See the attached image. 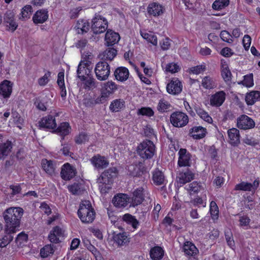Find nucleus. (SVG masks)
I'll return each instance as SVG.
<instances>
[{"mask_svg": "<svg viewBox=\"0 0 260 260\" xmlns=\"http://www.w3.org/2000/svg\"><path fill=\"white\" fill-rule=\"evenodd\" d=\"M147 12L149 15L153 16H158L164 13V9L160 5L156 3L150 4L147 9Z\"/></svg>", "mask_w": 260, "mask_h": 260, "instance_id": "26", "label": "nucleus"}, {"mask_svg": "<svg viewBox=\"0 0 260 260\" xmlns=\"http://www.w3.org/2000/svg\"><path fill=\"white\" fill-rule=\"evenodd\" d=\"M151 258L154 260H159L164 255V250L159 246H155L151 248L150 251Z\"/></svg>", "mask_w": 260, "mask_h": 260, "instance_id": "35", "label": "nucleus"}, {"mask_svg": "<svg viewBox=\"0 0 260 260\" xmlns=\"http://www.w3.org/2000/svg\"><path fill=\"white\" fill-rule=\"evenodd\" d=\"M89 136L85 133H81L75 138V141L77 144H81L88 142Z\"/></svg>", "mask_w": 260, "mask_h": 260, "instance_id": "51", "label": "nucleus"}, {"mask_svg": "<svg viewBox=\"0 0 260 260\" xmlns=\"http://www.w3.org/2000/svg\"><path fill=\"white\" fill-rule=\"evenodd\" d=\"M78 215L81 221L85 223L92 222L95 218V212L89 201H82L78 210Z\"/></svg>", "mask_w": 260, "mask_h": 260, "instance_id": "3", "label": "nucleus"}, {"mask_svg": "<svg viewBox=\"0 0 260 260\" xmlns=\"http://www.w3.org/2000/svg\"><path fill=\"white\" fill-rule=\"evenodd\" d=\"M117 169L112 167L105 170L97 179V183L102 193H106L111 189L113 178L116 176Z\"/></svg>", "mask_w": 260, "mask_h": 260, "instance_id": "2", "label": "nucleus"}, {"mask_svg": "<svg viewBox=\"0 0 260 260\" xmlns=\"http://www.w3.org/2000/svg\"><path fill=\"white\" fill-rule=\"evenodd\" d=\"M42 165L44 170L47 174L52 175L54 173L55 169L52 161L43 159Z\"/></svg>", "mask_w": 260, "mask_h": 260, "instance_id": "41", "label": "nucleus"}, {"mask_svg": "<svg viewBox=\"0 0 260 260\" xmlns=\"http://www.w3.org/2000/svg\"><path fill=\"white\" fill-rule=\"evenodd\" d=\"M105 39L107 46H113L118 42L120 36L118 33L111 30H108L105 35Z\"/></svg>", "mask_w": 260, "mask_h": 260, "instance_id": "20", "label": "nucleus"}, {"mask_svg": "<svg viewBox=\"0 0 260 260\" xmlns=\"http://www.w3.org/2000/svg\"><path fill=\"white\" fill-rule=\"evenodd\" d=\"M69 189L74 194H79L81 191L80 185L78 183H74L69 186Z\"/></svg>", "mask_w": 260, "mask_h": 260, "instance_id": "63", "label": "nucleus"}, {"mask_svg": "<svg viewBox=\"0 0 260 260\" xmlns=\"http://www.w3.org/2000/svg\"><path fill=\"white\" fill-rule=\"evenodd\" d=\"M76 174V170L70 164L66 163L61 167L60 175L64 180H69L73 178Z\"/></svg>", "mask_w": 260, "mask_h": 260, "instance_id": "12", "label": "nucleus"}, {"mask_svg": "<svg viewBox=\"0 0 260 260\" xmlns=\"http://www.w3.org/2000/svg\"><path fill=\"white\" fill-rule=\"evenodd\" d=\"M117 50L114 48H108L100 55L102 59L112 60L116 55Z\"/></svg>", "mask_w": 260, "mask_h": 260, "instance_id": "34", "label": "nucleus"}, {"mask_svg": "<svg viewBox=\"0 0 260 260\" xmlns=\"http://www.w3.org/2000/svg\"><path fill=\"white\" fill-rule=\"evenodd\" d=\"M220 37L223 41L228 43H231L233 42L232 39V36L228 31L226 30L221 31L220 34Z\"/></svg>", "mask_w": 260, "mask_h": 260, "instance_id": "60", "label": "nucleus"}, {"mask_svg": "<svg viewBox=\"0 0 260 260\" xmlns=\"http://www.w3.org/2000/svg\"><path fill=\"white\" fill-rule=\"evenodd\" d=\"M91 62L89 61H81L78 67L77 71V77L80 79H84L86 76L91 75V69L90 67Z\"/></svg>", "mask_w": 260, "mask_h": 260, "instance_id": "9", "label": "nucleus"}, {"mask_svg": "<svg viewBox=\"0 0 260 260\" xmlns=\"http://www.w3.org/2000/svg\"><path fill=\"white\" fill-rule=\"evenodd\" d=\"M180 70V68L177 64L175 63H170L167 64L165 71L167 72L171 73H175L178 72Z\"/></svg>", "mask_w": 260, "mask_h": 260, "instance_id": "56", "label": "nucleus"}, {"mask_svg": "<svg viewBox=\"0 0 260 260\" xmlns=\"http://www.w3.org/2000/svg\"><path fill=\"white\" fill-rule=\"evenodd\" d=\"M195 110L197 114L204 120L209 123L212 122V119L207 112L198 106L195 107Z\"/></svg>", "mask_w": 260, "mask_h": 260, "instance_id": "45", "label": "nucleus"}, {"mask_svg": "<svg viewBox=\"0 0 260 260\" xmlns=\"http://www.w3.org/2000/svg\"><path fill=\"white\" fill-rule=\"evenodd\" d=\"M160 45L162 50H168L170 46V40L168 38L162 39L160 42Z\"/></svg>", "mask_w": 260, "mask_h": 260, "instance_id": "64", "label": "nucleus"}, {"mask_svg": "<svg viewBox=\"0 0 260 260\" xmlns=\"http://www.w3.org/2000/svg\"><path fill=\"white\" fill-rule=\"evenodd\" d=\"M141 35L143 39L151 43L154 46L157 44V39L156 36L152 32H141Z\"/></svg>", "mask_w": 260, "mask_h": 260, "instance_id": "44", "label": "nucleus"}, {"mask_svg": "<svg viewBox=\"0 0 260 260\" xmlns=\"http://www.w3.org/2000/svg\"><path fill=\"white\" fill-rule=\"evenodd\" d=\"M54 252V250L53 246L51 245H47L41 249L40 254L43 257H47L50 254L53 253Z\"/></svg>", "mask_w": 260, "mask_h": 260, "instance_id": "50", "label": "nucleus"}, {"mask_svg": "<svg viewBox=\"0 0 260 260\" xmlns=\"http://www.w3.org/2000/svg\"><path fill=\"white\" fill-rule=\"evenodd\" d=\"M148 192L143 187L136 189L133 192L132 197V205L135 207L141 204L144 200V198H147L150 200Z\"/></svg>", "mask_w": 260, "mask_h": 260, "instance_id": "8", "label": "nucleus"}, {"mask_svg": "<svg viewBox=\"0 0 260 260\" xmlns=\"http://www.w3.org/2000/svg\"><path fill=\"white\" fill-rule=\"evenodd\" d=\"M152 179L154 183L156 185H165L167 182L164 173L159 170H155L154 171Z\"/></svg>", "mask_w": 260, "mask_h": 260, "instance_id": "31", "label": "nucleus"}, {"mask_svg": "<svg viewBox=\"0 0 260 260\" xmlns=\"http://www.w3.org/2000/svg\"><path fill=\"white\" fill-rule=\"evenodd\" d=\"M57 84L60 89V95L62 98L66 96L67 92L64 83V73L60 72L58 74L57 76Z\"/></svg>", "mask_w": 260, "mask_h": 260, "instance_id": "36", "label": "nucleus"}, {"mask_svg": "<svg viewBox=\"0 0 260 260\" xmlns=\"http://www.w3.org/2000/svg\"><path fill=\"white\" fill-rule=\"evenodd\" d=\"M31 6L30 5H26L24 6L21 11V16L23 19H27L29 18L31 14Z\"/></svg>", "mask_w": 260, "mask_h": 260, "instance_id": "57", "label": "nucleus"}, {"mask_svg": "<svg viewBox=\"0 0 260 260\" xmlns=\"http://www.w3.org/2000/svg\"><path fill=\"white\" fill-rule=\"evenodd\" d=\"M202 85L205 89H212L216 86L215 82L210 76L205 77L202 82Z\"/></svg>", "mask_w": 260, "mask_h": 260, "instance_id": "43", "label": "nucleus"}, {"mask_svg": "<svg viewBox=\"0 0 260 260\" xmlns=\"http://www.w3.org/2000/svg\"><path fill=\"white\" fill-rule=\"evenodd\" d=\"M242 83L246 87H251L253 85V75L250 74L244 76Z\"/></svg>", "mask_w": 260, "mask_h": 260, "instance_id": "58", "label": "nucleus"}, {"mask_svg": "<svg viewBox=\"0 0 260 260\" xmlns=\"http://www.w3.org/2000/svg\"><path fill=\"white\" fill-rule=\"evenodd\" d=\"M12 83L5 80L0 84V94L4 98H9L12 91Z\"/></svg>", "mask_w": 260, "mask_h": 260, "instance_id": "21", "label": "nucleus"}, {"mask_svg": "<svg viewBox=\"0 0 260 260\" xmlns=\"http://www.w3.org/2000/svg\"><path fill=\"white\" fill-rule=\"evenodd\" d=\"M183 249L185 254L188 256H193L198 252V250L195 245L189 241L184 243Z\"/></svg>", "mask_w": 260, "mask_h": 260, "instance_id": "30", "label": "nucleus"}, {"mask_svg": "<svg viewBox=\"0 0 260 260\" xmlns=\"http://www.w3.org/2000/svg\"><path fill=\"white\" fill-rule=\"evenodd\" d=\"M51 76V72L48 71L45 74L38 80V83L41 86L45 85L49 81V78Z\"/></svg>", "mask_w": 260, "mask_h": 260, "instance_id": "62", "label": "nucleus"}, {"mask_svg": "<svg viewBox=\"0 0 260 260\" xmlns=\"http://www.w3.org/2000/svg\"><path fill=\"white\" fill-rule=\"evenodd\" d=\"M194 178V174L190 170H187L185 172H180L177 177L178 184L183 185L192 180Z\"/></svg>", "mask_w": 260, "mask_h": 260, "instance_id": "15", "label": "nucleus"}, {"mask_svg": "<svg viewBox=\"0 0 260 260\" xmlns=\"http://www.w3.org/2000/svg\"><path fill=\"white\" fill-rule=\"evenodd\" d=\"M114 74L116 80L123 82L128 79L129 71L126 68L121 67L115 70Z\"/></svg>", "mask_w": 260, "mask_h": 260, "instance_id": "27", "label": "nucleus"}, {"mask_svg": "<svg viewBox=\"0 0 260 260\" xmlns=\"http://www.w3.org/2000/svg\"><path fill=\"white\" fill-rule=\"evenodd\" d=\"M4 23L7 26H9V28L12 30L14 31L17 27L18 25L14 21V14L13 12L11 10H8L6 12L4 17Z\"/></svg>", "mask_w": 260, "mask_h": 260, "instance_id": "24", "label": "nucleus"}, {"mask_svg": "<svg viewBox=\"0 0 260 260\" xmlns=\"http://www.w3.org/2000/svg\"><path fill=\"white\" fill-rule=\"evenodd\" d=\"M80 80L84 81L85 88H91L95 87V79L92 77H90V75L85 77L84 79Z\"/></svg>", "mask_w": 260, "mask_h": 260, "instance_id": "53", "label": "nucleus"}, {"mask_svg": "<svg viewBox=\"0 0 260 260\" xmlns=\"http://www.w3.org/2000/svg\"><path fill=\"white\" fill-rule=\"evenodd\" d=\"M92 22L91 29L95 34L103 33L108 28L107 20L100 15L95 14L92 20Z\"/></svg>", "mask_w": 260, "mask_h": 260, "instance_id": "6", "label": "nucleus"}, {"mask_svg": "<svg viewBox=\"0 0 260 260\" xmlns=\"http://www.w3.org/2000/svg\"><path fill=\"white\" fill-rule=\"evenodd\" d=\"M225 99V93L223 91H218L211 95L210 100V104L212 106H220Z\"/></svg>", "mask_w": 260, "mask_h": 260, "instance_id": "17", "label": "nucleus"}, {"mask_svg": "<svg viewBox=\"0 0 260 260\" xmlns=\"http://www.w3.org/2000/svg\"><path fill=\"white\" fill-rule=\"evenodd\" d=\"M78 34L86 32L89 29V24L85 20H78L75 26Z\"/></svg>", "mask_w": 260, "mask_h": 260, "instance_id": "37", "label": "nucleus"}, {"mask_svg": "<svg viewBox=\"0 0 260 260\" xmlns=\"http://www.w3.org/2000/svg\"><path fill=\"white\" fill-rule=\"evenodd\" d=\"M260 99V91H252L247 93L245 96L246 103L249 105H252Z\"/></svg>", "mask_w": 260, "mask_h": 260, "instance_id": "32", "label": "nucleus"}, {"mask_svg": "<svg viewBox=\"0 0 260 260\" xmlns=\"http://www.w3.org/2000/svg\"><path fill=\"white\" fill-rule=\"evenodd\" d=\"M23 212V209L20 207H11L4 212L3 216L8 232H16V228L20 225Z\"/></svg>", "mask_w": 260, "mask_h": 260, "instance_id": "1", "label": "nucleus"}, {"mask_svg": "<svg viewBox=\"0 0 260 260\" xmlns=\"http://www.w3.org/2000/svg\"><path fill=\"white\" fill-rule=\"evenodd\" d=\"M259 184V181L258 179L255 180L252 183L243 181L235 186V190L254 192L258 188Z\"/></svg>", "mask_w": 260, "mask_h": 260, "instance_id": "11", "label": "nucleus"}, {"mask_svg": "<svg viewBox=\"0 0 260 260\" xmlns=\"http://www.w3.org/2000/svg\"><path fill=\"white\" fill-rule=\"evenodd\" d=\"M179 158L178 165L179 167H186L189 166L190 160V155L187 152V150L184 148H181L178 152Z\"/></svg>", "mask_w": 260, "mask_h": 260, "instance_id": "16", "label": "nucleus"}, {"mask_svg": "<svg viewBox=\"0 0 260 260\" xmlns=\"http://www.w3.org/2000/svg\"><path fill=\"white\" fill-rule=\"evenodd\" d=\"M94 73L98 80L100 81L106 80L110 73L109 64L105 60L99 61L95 67Z\"/></svg>", "mask_w": 260, "mask_h": 260, "instance_id": "5", "label": "nucleus"}, {"mask_svg": "<svg viewBox=\"0 0 260 260\" xmlns=\"http://www.w3.org/2000/svg\"><path fill=\"white\" fill-rule=\"evenodd\" d=\"M171 107V106L168 102L161 100L158 104L157 110L161 113L167 112L170 110Z\"/></svg>", "mask_w": 260, "mask_h": 260, "instance_id": "49", "label": "nucleus"}, {"mask_svg": "<svg viewBox=\"0 0 260 260\" xmlns=\"http://www.w3.org/2000/svg\"><path fill=\"white\" fill-rule=\"evenodd\" d=\"M225 238L228 245L233 249L235 247V241L230 230H228L225 232Z\"/></svg>", "mask_w": 260, "mask_h": 260, "instance_id": "54", "label": "nucleus"}, {"mask_svg": "<svg viewBox=\"0 0 260 260\" xmlns=\"http://www.w3.org/2000/svg\"><path fill=\"white\" fill-rule=\"evenodd\" d=\"M12 148L13 145L10 141L0 143V159H5L10 153Z\"/></svg>", "mask_w": 260, "mask_h": 260, "instance_id": "23", "label": "nucleus"}, {"mask_svg": "<svg viewBox=\"0 0 260 260\" xmlns=\"http://www.w3.org/2000/svg\"><path fill=\"white\" fill-rule=\"evenodd\" d=\"M113 239L117 246L122 247L123 246H126L129 243L130 238L128 237L127 233L125 232L116 233L114 232L113 233Z\"/></svg>", "mask_w": 260, "mask_h": 260, "instance_id": "13", "label": "nucleus"}, {"mask_svg": "<svg viewBox=\"0 0 260 260\" xmlns=\"http://www.w3.org/2000/svg\"><path fill=\"white\" fill-rule=\"evenodd\" d=\"M137 114L151 117L154 115V112L149 107H143L138 109Z\"/></svg>", "mask_w": 260, "mask_h": 260, "instance_id": "52", "label": "nucleus"}, {"mask_svg": "<svg viewBox=\"0 0 260 260\" xmlns=\"http://www.w3.org/2000/svg\"><path fill=\"white\" fill-rule=\"evenodd\" d=\"M125 107V102L123 100L116 99L114 100L110 104L109 108L113 112L119 111V110Z\"/></svg>", "mask_w": 260, "mask_h": 260, "instance_id": "38", "label": "nucleus"}, {"mask_svg": "<svg viewBox=\"0 0 260 260\" xmlns=\"http://www.w3.org/2000/svg\"><path fill=\"white\" fill-rule=\"evenodd\" d=\"M48 11L41 9L37 11L33 16V21L35 24L43 23L48 18Z\"/></svg>", "mask_w": 260, "mask_h": 260, "instance_id": "25", "label": "nucleus"}, {"mask_svg": "<svg viewBox=\"0 0 260 260\" xmlns=\"http://www.w3.org/2000/svg\"><path fill=\"white\" fill-rule=\"evenodd\" d=\"M118 89V86L113 81H108L104 84L102 91L109 96Z\"/></svg>", "mask_w": 260, "mask_h": 260, "instance_id": "33", "label": "nucleus"}, {"mask_svg": "<svg viewBox=\"0 0 260 260\" xmlns=\"http://www.w3.org/2000/svg\"><path fill=\"white\" fill-rule=\"evenodd\" d=\"M189 73L194 74H199L205 70V66L199 65L189 69Z\"/></svg>", "mask_w": 260, "mask_h": 260, "instance_id": "59", "label": "nucleus"}, {"mask_svg": "<svg viewBox=\"0 0 260 260\" xmlns=\"http://www.w3.org/2000/svg\"><path fill=\"white\" fill-rule=\"evenodd\" d=\"M182 90L181 82L177 79L172 80L167 86V92L173 95L178 94Z\"/></svg>", "mask_w": 260, "mask_h": 260, "instance_id": "14", "label": "nucleus"}, {"mask_svg": "<svg viewBox=\"0 0 260 260\" xmlns=\"http://www.w3.org/2000/svg\"><path fill=\"white\" fill-rule=\"evenodd\" d=\"M237 125L239 128L246 130L253 128L255 122L250 117L246 115H242L238 118Z\"/></svg>", "mask_w": 260, "mask_h": 260, "instance_id": "10", "label": "nucleus"}, {"mask_svg": "<svg viewBox=\"0 0 260 260\" xmlns=\"http://www.w3.org/2000/svg\"><path fill=\"white\" fill-rule=\"evenodd\" d=\"M122 219L127 224H131L134 229H136L137 228L139 221L135 216L129 214H125L123 216Z\"/></svg>", "mask_w": 260, "mask_h": 260, "instance_id": "42", "label": "nucleus"}, {"mask_svg": "<svg viewBox=\"0 0 260 260\" xmlns=\"http://www.w3.org/2000/svg\"><path fill=\"white\" fill-rule=\"evenodd\" d=\"M40 127L47 129H54L56 127L55 118L52 115L43 117L39 122Z\"/></svg>", "mask_w": 260, "mask_h": 260, "instance_id": "19", "label": "nucleus"}, {"mask_svg": "<svg viewBox=\"0 0 260 260\" xmlns=\"http://www.w3.org/2000/svg\"><path fill=\"white\" fill-rule=\"evenodd\" d=\"M90 161L95 168L99 169L105 168L109 165V162L105 157L100 155L92 157Z\"/></svg>", "mask_w": 260, "mask_h": 260, "instance_id": "28", "label": "nucleus"}, {"mask_svg": "<svg viewBox=\"0 0 260 260\" xmlns=\"http://www.w3.org/2000/svg\"><path fill=\"white\" fill-rule=\"evenodd\" d=\"M221 75L223 80L226 82H230L231 79L232 74L229 69H222Z\"/></svg>", "mask_w": 260, "mask_h": 260, "instance_id": "61", "label": "nucleus"}, {"mask_svg": "<svg viewBox=\"0 0 260 260\" xmlns=\"http://www.w3.org/2000/svg\"><path fill=\"white\" fill-rule=\"evenodd\" d=\"M129 174L133 177L141 176L143 172L140 169V166L137 164H131L127 166Z\"/></svg>", "mask_w": 260, "mask_h": 260, "instance_id": "39", "label": "nucleus"}, {"mask_svg": "<svg viewBox=\"0 0 260 260\" xmlns=\"http://www.w3.org/2000/svg\"><path fill=\"white\" fill-rule=\"evenodd\" d=\"M201 186L197 182L194 181L185 187L187 190L193 193H197L201 189Z\"/></svg>", "mask_w": 260, "mask_h": 260, "instance_id": "55", "label": "nucleus"}, {"mask_svg": "<svg viewBox=\"0 0 260 260\" xmlns=\"http://www.w3.org/2000/svg\"><path fill=\"white\" fill-rule=\"evenodd\" d=\"M230 143L233 146H237L240 143V136L239 131L236 128H232L228 131Z\"/></svg>", "mask_w": 260, "mask_h": 260, "instance_id": "29", "label": "nucleus"}, {"mask_svg": "<svg viewBox=\"0 0 260 260\" xmlns=\"http://www.w3.org/2000/svg\"><path fill=\"white\" fill-rule=\"evenodd\" d=\"M170 121L174 126L182 127L188 123V117L182 112H174L171 115Z\"/></svg>", "mask_w": 260, "mask_h": 260, "instance_id": "7", "label": "nucleus"}, {"mask_svg": "<svg viewBox=\"0 0 260 260\" xmlns=\"http://www.w3.org/2000/svg\"><path fill=\"white\" fill-rule=\"evenodd\" d=\"M210 212L212 219H216L218 217L219 210L215 202L212 201L210 205Z\"/></svg>", "mask_w": 260, "mask_h": 260, "instance_id": "47", "label": "nucleus"}, {"mask_svg": "<svg viewBox=\"0 0 260 260\" xmlns=\"http://www.w3.org/2000/svg\"><path fill=\"white\" fill-rule=\"evenodd\" d=\"M6 234L0 238V246L3 247H6L13 239V237L11 234L13 233H9L7 232V228L6 230Z\"/></svg>", "mask_w": 260, "mask_h": 260, "instance_id": "46", "label": "nucleus"}, {"mask_svg": "<svg viewBox=\"0 0 260 260\" xmlns=\"http://www.w3.org/2000/svg\"><path fill=\"white\" fill-rule=\"evenodd\" d=\"M129 198L126 194H118L115 196L112 199V202L114 205L117 208L125 207L128 202Z\"/></svg>", "mask_w": 260, "mask_h": 260, "instance_id": "18", "label": "nucleus"}, {"mask_svg": "<svg viewBox=\"0 0 260 260\" xmlns=\"http://www.w3.org/2000/svg\"><path fill=\"white\" fill-rule=\"evenodd\" d=\"M206 133V128L201 126L193 127L189 131V135L194 139L203 138L205 136Z\"/></svg>", "mask_w": 260, "mask_h": 260, "instance_id": "22", "label": "nucleus"}, {"mask_svg": "<svg viewBox=\"0 0 260 260\" xmlns=\"http://www.w3.org/2000/svg\"><path fill=\"white\" fill-rule=\"evenodd\" d=\"M229 4V0H216L212 4V8L216 10H221Z\"/></svg>", "mask_w": 260, "mask_h": 260, "instance_id": "48", "label": "nucleus"}, {"mask_svg": "<svg viewBox=\"0 0 260 260\" xmlns=\"http://www.w3.org/2000/svg\"><path fill=\"white\" fill-rule=\"evenodd\" d=\"M70 128V125L68 122H63L59 125L57 128L55 130V132L61 136L62 137V139H63L64 136L69 134Z\"/></svg>", "mask_w": 260, "mask_h": 260, "instance_id": "40", "label": "nucleus"}, {"mask_svg": "<svg viewBox=\"0 0 260 260\" xmlns=\"http://www.w3.org/2000/svg\"><path fill=\"white\" fill-rule=\"evenodd\" d=\"M155 152V146L152 141L146 140L140 143L137 148V152L144 159L151 158Z\"/></svg>", "mask_w": 260, "mask_h": 260, "instance_id": "4", "label": "nucleus"}]
</instances>
